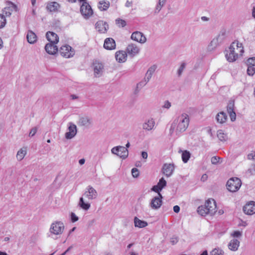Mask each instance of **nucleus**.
I'll list each match as a JSON object with an SVG mask.
<instances>
[{"instance_id":"nucleus-1","label":"nucleus","mask_w":255,"mask_h":255,"mask_svg":"<svg viewBox=\"0 0 255 255\" xmlns=\"http://www.w3.org/2000/svg\"><path fill=\"white\" fill-rule=\"evenodd\" d=\"M189 124V118L188 115L186 113L182 114L172 123L170 128V134H172L175 128L176 134L185 131L188 127Z\"/></svg>"},{"instance_id":"nucleus-2","label":"nucleus","mask_w":255,"mask_h":255,"mask_svg":"<svg viewBox=\"0 0 255 255\" xmlns=\"http://www.w3.org/2000/svg\"><path fill=\"white\" fill-rule=\"evenodd\" d=\"M242 43L235 41L231 44L226 54V57L229 62H234L241 56L244 53Z\"/></svg>"},{"instance_id":"nucleus-3","label":"nucleus","mask_w":255,"mask_h":255,"mask_svg":"<svg viewBox=\"0 0 255 255\" xmlns=\"http://www.w3.org/2000/svg\"><path fill=\"white\" fill-rule=\"evenodd\" d=\"M97 196V191L91 186H88L86 188L83 196L80 198L78 206L83 210L87 211L90 209L91 204L89 202H86L84 197L88 200H92L96 199Z\"/></svg>"},{"instance_id":"nucleus-4","label":"nucleus","mask_w":255,"mask_h":255,"mask_svg":"<svg viewBox=\"0 0 255 255\" xmlns=\"http://www.w3.org/2000/svg\"><path fill=\"white\" fill-rule=\"evenodd\" d=\"M241 180L237 177L230 178L227 183V189L232 192L237 191L241 187Z\"/></svg>"},{"instance_id":"nucleus-5","label":"nucleus","mask_w":255,"mask_h":255,"mask_svg":"<svg viewBox=\"0 0 255 255\" xmlns=\"http://www.w3.org/2000/svg\"><path fill=\"white\" fill-rule=\"evenodd\" d=\"M64 230V225L61 221H55L52 223L49 229L50 233L55 235H61Z\"/></svg>"},{"instance_id":"nucleus-6","label":"nucleus","mask_w":255,"mask_h":255,"mask_svg":"<svg viewBox=\"0 0 255 255\" xmlns=\"http://www.w3.org/2000/svg\"><path fill=\"white\" fill-rule=\"evenodd\" d=\"M80 12L85 19H88L93 14L91 6L88 2H84L80 6Z\"/></svg>"},{"instance_id":"nucleus-7","label":"nucleus","mask_w":255,"mask_h":255,"mask_svg":"<svg viewBox=\"0 0 255 255\" xmlns=\"http://www.w3.org/2000/svg\"><path fill=\"white\" fill-rule=\"evenodd\" d=\"M111 152L113 154H116L123 159H126L128 157V149L122 146L113 147L111 150Z\"/></svg>"},{"instance_id":"nucleus-8","label":"nucleus","mask_w":255,"mask_h":255,"mask_svg":"<svg viewBox=\"0 0 255 255\" xmlns=\"http://www.w3.org/2000/svg\"><path fill=\"white\" fill-rule=\"evenodd\" d=\"M59 53L60 55L66 58H70L75 54V51L72 47L68 45H65L60 47L59 49Z\"/></svg>"},{"instance_id":"nucleus-9","label":"nucleus","mask_w":255,"mask_h":255,"mask_svg":"<svg viewBox=\"0 0 255 255\" xmlns=\"http://www.w3.org/2000/svg\"><path fill=\"white\" fill-rule=\"evenodd\" d=\"M228 36V31L225 27H222L214 39L220 44H223Z\"/></svg>"},{"instance_id":"nucleus-10","label":"nucleus","mask_w":255,"mask_h":255,"mask_svg":"<svg viewBox=\"0 0 255 255\" xmlns=\"http://www.w3.org/2000/svg\"><path fill=\"white\" fill-rule=\"evenodd\" d=\"M139 51L140 49L137 45L131 43L128 45L126 51L129 56L133 57L137 55L139 52Z\"/></svg>"},{"instance_id":"nucleus-11","label":"nucleus","mask_w":255,"mask_h":255,"mask_svg":"<svg viewBox=\"0 0 255 255\" xmlns=\"http://www.w3.org/2000/svg\"><path fill=\"white\" fill-rule=\"evenodd\" d=\"M212 206L210 207L211 209H207L206 207H205L204 205L200 206L198 208L197 212L199 214L203 216H206L207 214L212 215L214 214V205H213V203H212Z\"/></svg>"},{"instance_id":"nucleus-12","label":"nucleus","mask_w":255,"mask_h":255,"mask_svg":"<svg viewBox=\"0 0 255 255\" xmlns=\"http://www.w3.org/2000/svg\"><path fill=\"white\" fill-rule=\"evenodd\" d=\"M131 39L140 43H144L146 41L145 36L139 31L133 32L131 34Z\"/></svg>"},{"instance_id":"nucleus-13","label":"nucleus","mask_w":255,"mask_h":255,"mask_svg":"<svg viewBox=\"0 0 255 255\" xmlns=\"http://www.w3.org/2000/svg\"><path fill=\"white\" fill-rule=\"evenodd\" d=\"M174 170V165L173 164L165 163L163 164L162 168L163 174L166 176L169 177L171 176Z\"/></svg>"},{"instance_id":"nucleus-14","label":"nucleus","mask_w":255,"mask_h":255,"mask_svg":"<svg viewBox=\"0 0 255 255\" xmlns=\"http://www.w3.org/2000/svg\"><path fill=\"white\" fill-rule=\"evenodd\" d=\"M95 27L100 33H105L109 29V25L106 22L99 20L96 22Z\"/></svg>"},{"instance_id":"nucleus-15","label":"nucleus","mask_w":255,"mask_h":255,"mask_svg":"<svg viewBox=\"0 0 255 255\" xmlns=\"http://www.w3.org/2000/svg\"><path fill=\"white\" fill-rule=\"evenodd\" d=\"M155 121L152 118H149L145 121L142 124V129L145 131H149L154 128Z\"/></svg>"},{"instance_id":"nucleus-16","label":"nucleus","mask_w":255,"mask_h":255,"mask_svg":"<svg viewBox=\"0 0 255 255\" xmlns=\"http://www.w3.org/2000/svg\"><path fill=\"white\" fill-rule=\"evenodd\" d=\"M244 213L248 215H253L255 213V202L251 201L246 204L243 208Z\"/></svg>"},{"instance_id":"nucleus-17","label":"nucleus","mask_w":255,"mask_h":255,"mask_svg":"<svg viewBox=\"0 0 255 255\" xmlns=\"http://www.w3.org/2000/svg\"><path fill=\"white\" fill-rule=\"evenodd\" d=\"M234 101H231L229 102L227 109L228 114H229L231 121L234 122L236 119V114L234 111Z\"/></svg>"},{"instance_id":"nucleus-18","label":"nucleus","mask_w":255,"mask_h":255,"mask_svg":"<svg viewBox=\"0 0 255 255\" xmlns=\"http://www.w3.org/2000/svg\"><path fill=\"white\" fill-rule=\"evenodd\" d=\"M68 131L65 133V137L67 139H71L73 138L77 133L76 126L72 123H70L68 127Z\"/></svg>"},{"instance_id":"nucleus-19","label":"nucleus","mask_w":255,"mask_h":255,"mask_svg":"<svg viewBox=\"0 0 255 255\" xmlns=\"http://www.w3.org/2000/svg\"><path fill=\"white\" fill-rule=\"evenodd\" d=\"M18 10L17 6L14 3H11L10 6L5 7L2 10V13L1 14L5 18L6 17L10 16L13 10L17 11Z\"/></svg>"},{"instance_id":"nucleus-20","label":"nucleus","mask_w":255,"mask_h":255,"mask_svg":"<svg viewBox=\"0 0 255 255\" xmlns=\"http://www.w3.org/2000/svg\"><path fill=\"white\" fill-rule=\"evenodd\" d=\"M78 124L79 126L88 128L92 124V120L87 116L81 117L79 118Z\"/></svg>"},{"instance_id":"nucleus-21","label":"nucleus","mask_w":255,"mask_h":255,"mask_svg":"<svg viewBox=\"0 0 255 255\" xmlns=\"http://www.w3.org/2000/svg\"><path fill=\"white\" fill-rule=\"evenodd\" d=\"M162 195L160 193H159V196L155 197L153 198L150 203L151 207L154 209L159 208L162 204Z\"/></svg>"},{"instance_id":"nucleus-22","label":"nucleus","mask_w":255,"mask_h":255,"mask_svg":"<svg viewBox=\"0 0 255 255\" xmlns=\"http://www.w3.org/2000/svg\"><path fill=\"white\" fill-rule=\"evenodd\" d=\"M128 54L126 51L120 50L115 54L116 60L119 63H124L127 60Z\"/></svg>"},{"instance_id":"nucleus-23","label":"nucleus","mask_w":255,"mask_h":255,"mask_svg":"<svg viewBox=\"0 0 255 255\" xmlns=\"http://www.w3.org/2000/svg\"><path fill=\"white\" fill-rule=\"evenodd\" d=\"M115 41L112 38H107L104 41V47L107 50H113L116 48Z\"/></svg>"},{"instance_id":"nucleus-24","label":"nucleus","mask_w":255,"mask_h":255,"mask_svg":"<svg viewBox=\"0 0 255 255\" xmlns=\"http://www.w3.org/2000/svg\"><path fill=\"white\" fill-rule=\"evenodd\" d=\"M56 43H49L45 46V51L49 54L54 55L58 52V47Z\"/></svg>"},{"instance_id":"nucleus-25","label":"nucleus","mask_w":255,"mask_h":255,"mask_svg":"<svg viewBox=\"0 0 255 255\" xmlns=\"http://www.w3.org/2000/svg\"><path fill=\"white\" fill-rule=\"evenodd\" d=\"M47 40L50 43H57L59 41V37L57 34L53 32L48 31L46 34Z\"/></svg>"},{"instance_id":"nucleus-26","label":"nucleus","mask_w":255,"mask_h":255,"mask_svg":"<svg viewBox=\"0 0 255 255\" xmlns=\"http://www.w3.org/2000/svg\"><path fill=\"white\" fill-rule=\"evenodd\" d=\"M240 242L236 239H233L230 241L228 244V248L232 251H237L240 246Z\"/></svg>"},{"instance_id":"nucleus-27","label":"nucleus","mask_w":255,"mask_h":255,"mask_svg":"<svg viewBox=\"0 0 255 255\" xmlns=\"http://www.w3.org/2000/svg\"><path fill=\"white\" fill-rule=\"evenodd\" d=\"M93 69L94 70V74L95 77H101L104 71L103 65H93Z\"/></svg>"},{"instance_id":"nucleus-28","label":"nucleus","mask_w":255,"mask_h":255,"mask_svg":"<svg viewBox=\"0 0 255 255\" xmlns=\"http://www.w3.org/2000/svg\"><path fill=\"white\" fill-rule=\"evenodd\" d=\"M59 7L60 5L57 2H50L48 3L46 6L47 10L50 12L56 11Z\"/></svg>"},{"instance_id":"nucleus-29","label":"nucleus","mask_w":255,"mask_h":255,"mask_svg":"<svg viewBox=\"0 0 255 255\" xmlns=\"http://www.w3.org/2000/svg\"><path fill=\"white\" fill-rule=\"evenodd\" d=\"M216 119L218 123L223 124L227 121V116L224 112H221L217 115Z\"/></svg>"},{"instance_id":"nucleus-30","label":"nucleus","mask_w":255,"mask_h":255,"mask_svg":"<svg viewBox=\"0 0 255 255\" xmlns=\"http://www.w3.org/2000/svg\"><path fill=\"white\" fill-rule=\"evenodd\" d=\"M220 45L213 38L207 47V50L209 52L214 51Z\"/></svg>"},{"instance_id":"nucleus-31","label":"nucleus","mask_w":255,"mask_h":255,"mask_svg":"<svg viewBox=\"0 0 255 255\" xmlns=\"http://www.w3.org/2000/svg\"><path fill=\"white\" fill-rule=\"evenodd\" d=\"M134 224L135 227L140 228H144L147 226L146 222L140 220L136 217H135L134 218Z\"/></svg>"},{"instance_id":"nucleus-32","label":"nucleus","mask_w":255,"mask_h":255,"mask_svg":"<svg viewBox=\"0 0 255 255\" xmlns=\"http://www.w3.org/2000/svg\"><path fill=\"white\" fill-rule=\"evenodd\" d=\"M27 153L26 148L22 147L20 148L17 152L16 158L18 161L22 160Z\"/></svg>"},{"instance_id":"nucleus-33","label":"nucleus","mask_w":255,"mask_h":255,"mask_svg":"<svg viewBox=\"0 0 255 255\" xmlns=\"http://www.w3.org/2000/svg\"><path fill=\"white\" fill-rule=\"evenodd\" d=\"M27 39L29 43H34L36 41V35L32 31H28L27 34Z\"/></svg>"},{"instance_id":"nucleus-34","label":"nucleus","mask_w":255,"mask_h":255,"mask_svg":"<svg viewBox=\"0 0 255 255\" xmlns=\"http://www.w3.org/2000/svg\"><path fill=\"white\" fill-rule=\"evenodd\" d=\"M110 2L106 0H101L99 2L98 7L101 10H106L110 6Z\"/></svg>"},{"instance_id":"nucleus-35","label":"nucleus","mask_w":255,"mask_h":255,"mask_svg":"<svg viewBox=\"0 0 255 255\" xmlns=\"http://www.w3.org/2000/svg\"><path fill=\"white\" fill-rule=\"evenodd\" d=\"M157 67L156 65H153L149 67V68L148 69L146 74L145 77L148 80H150L152 76V74L155 72V70L156 69Z\"/></svg>"},{"instance_id":"nucleus-36","label":"nucleus","mask_w":255,"mask_h":255,"mask_svg":"<svg viewBox=\"0 0 255 255\" xmlns=\"http://www.w3.org/2000/svg\"><path fill=\"white\" fill-rule=\"evenodd\" d=\"M217 137L221 141H226L228 139L227 134L225 133L222 130L217 131Z\"/></svg>"},{"instance_id":"nucleus-37","label":"nucleus","mask_w":255,"mask_h":255,"mask_svg":"<svg viewBox=\"0 0 255 255\" xmlns=\"http://www.w3.org/2000/svg\"><path fill=\"white\" fill-rule=\"evenodd\" d=\"M212 203H213V205H214V213H215L216 212V202L214 200H213V199L208 200L207 201H206V202H205L204 206L205 207H206V208H207V209H211L210 208V207H211V206H212Z\"/></svg>"},{"instance_id":"nucleus-38","label":"nucleus","mask_w":255,"mask_h":255,"mask_svg":"<svg viewBox=\"0 0 255 255\" xmlns=\"http://www.w3.org/2000/svg\"><path fill=\"white\" fill-rule=\"evenodd\" d=\"M191 156V154L189 151L187 150H184L182 153V159L184 163H187L189 160Z\"/></svg>"},{"instance_id":"nucleus-39","label":"nucleus","mask_w":255,"mask_h":255,"mask_svg":"<svg viewBox=\"0 0 255 255\" xmlns=\"http://www.w3.org/2000/svg\"><path fill=\"white\" fill-rule=\"evenodd\" d=\"M255 65H249L247 73L250 76H253L255 73Z\"/></svg>"},{"instance_id":"nucleus-40","label":"nucleus","mask_w":255,"mask_h":255,"mask_svg":"<svg viewBox=\"0 0 255 255\" xmlns=\"http://www.w3.org/2000/svg\"><path fill=\"white\" fill-rule=\"evenodd\" d=\"M223 251L219 248L214 249L210 253V255H223Z\"/></svg>"},{"instance_id":"nucleus-41","label":"nucleus","mask_w":255,"mask_h":255,"mask_svg":"<svg viewBox=\"0 0 255 255\" xmlns=\"http://www.w3.org/2000/svg\"><path fill=\"white\" fill-rule=\"evenodd\" d=\"M116 24L119 27H124L126 25V22L123 19L118 18L116 20Z\"/></svg>"},{"instance_id":"nucleus-42","label":"nucleus","mask_w":255,"mask_h":255,"mask_svg":"<svg viewBox=\"0 0 255 255\" xmlns=\"http://www.w3.org/2000/svg\"><path fill=\"white\" fill-rule=\"evenodd\" d=\"M162 190L166 185V181L163 178H161L157 184Z\"/></svg>"},{"instance_id":"nucleus-43","label":"nucleus","mask_w":255,"mask_h":255,"mask_svg":"<svg viewBox=\"0 0 255 255\" xmlns=\"http://www.w3.org/2000/svg\"><path fill=\"white\" fill-rule=\"evenodd\" d=\"M149 80H148L146 77H145L140 82H138L137 85L140 88H142L144 86L146 85V84L149 82Z\"/></svg>"},{"instance_id":"nucleus-44","label":"nucleus","mask_w":255,"mask_h":255,"mask_svg":"<svg viewBox=\"0 0 255 255\" xmlns=\"http://www.w3.org/2000/svg\"><path fill=\"white\" fill-rule=\"evenodd\" d=\"M6 24V19L1 14H0V28H3Z\"/></svg>"},{"instance_id":"nucleus-45","label":"nucleus","mask_w":255,"mask_h":255,"mask_svg":"<svg viewBox=\"0 0 255 255\" xmlns=\"http://www.w3.org/2000/svg\"><path fill=\"white\" fill-rule=\"evenodd\" d=\"M165 5L163 3L161 2V1H158V3L157 4L155 9V13H158L160 10L161 9L162 7Z\"/></svg>"},{"instance_id":"nucleus-46","label":"nucleus","mask_w":255,"mask_h":255,"mask_svg":"<svg viewBox=\"0 0 255 255\" xmlns=\"http://www.w3.org/2000/svg\"><path fill=\"white\" fill-rule=\"evenodd\" d=\"M221 158L217 156H213L211 158V162L213 164H217L220 162Z\"/></svg>"},{"instance_id":"nucleus-47","label":"nucleus","mask_w":255,"mask_h":255,"mask_svg":"<svg viewBox=\"0 0 255 255\" xmlns=\"http://www.w3.org/2000/svg\"><path fill=\"white\" fill-rule=\"evenodd\" d=\"M231 236L234 238H239L242 236V232L239 231H236L231 234Z\"/></svg>"},{"instance_id":"nucleus-48","label":"nucleus","mask_w":255,"mask_h":255,"mask_svg":"<svg viewBox=\"0 0 255 255\" xmlns=\"http://www.w3.org/2000/svg\"><path fill=\"white\" fill-rule=\"evenodd\" d=\"M131 173L133 177H137L139 175L138 170L136 168H133L131 170Z\"/></svg>"},{"instance_id":"nucleus-49","label":"nucleus","mask_w":255,"mask_h":255,"mask_svg":"<svg viewBox=\"0 0 255 255\" xmlns=\"http://www.w3.org/2000/svg\"><path fill=\"white\" fill-rule=\"evenodd\" d=\"M79 219V218L76 215V214L74 213H71V220L73 223H74L77 221Z\"/></svg>"},{"instance_id":"nucleus-50","label":"nucleus","mask_w":255,"mask_h":255,"mask_svg":"<svg viewBox=\"0 0 255 255\" xmlns=\"http://www.w3.org/2000/svg\"><path fill=\"white\" fill-rule=\"evenodd\" d=\"M185 69V65H181L180 67L177 70V74L178 76H180L182 73L183 71Z\"/></svg>"},{"instance_id":"nucleus-51","label":"nucleus","mask_w":255,"mask_h":255,"mask_svg":"<svg viewBox=\"0 0 255 255\" xmlns=\"http://www.w3.org/2000/svg\"><path fill=\"white\" fill-rule=\"evenodd\" d=\"M248 158L250 160H253L255 161V152L252 151L251 153L248 154Z\"/></svg>"},{"instance_id":"nucleus-52","label":"nucleus","mask_w":255,"mask_h":255,"mask_svg":"<svg viewBox=\"0 0 255 255\" xmlns=\"http://www.w3.org/2000/svg\"><path fill=\"white\" fill-rule=\"evenodd\" d=\"M37 132V128H32L30 132H29V136H33L35 133H36Z\"/></svg>"},{"instance_id":"nucleus-53","label":"nucleus","mask_w":255,"mask_h":255,"mask_svg":"<svg viewBox=\"0 0 255 255\" xmlns=\"http://www.w3.org/2000/svg\"><path fill=\"white\" fill-rule=\"evenodd\" d=\"M151 190L155 192H158V194L160 193L159 192L161 190L157 185L153 186L151 188Z\"/></svg>"},{"instance_id":"nucleus-54","label":"nucleus","mask_w":255,"mask_h":255,"mask_svg":"<svg viewBox=\"0 0 255 255\" xmlns=\"http://www.w3.org/2000/svg\"><path fill=\"white\" fill-rule=\"evenodd\" d=\"M178 241V239L176 237H173L170 239V242L172 245L176 244Z\"/></svg>"},{"instance_id":"nucleus-55","label":"nucleus","mask_w":255,"mask_h":255,"mask_svg":"<svg viewBox=\"0 0 255 255\" xmlns=\"http://www.w3.org/2000/svg\"><path fill=\"white\" fill-rule=\"evenodd\" d=\"M171 107V103L168 101H166L164 102V105L163 106V108L166 109H169Z\"/></svg>"},{"instance_id":"nucleus-56","label":"nucleus","mask_w":255,"mask_h":255,"mask_svg":"<svg viewBox=\"0 0 255 255\" xmlns=\"http://www.w3.org/2000/svg\"><path fill=\"white\" fill-rule=\"evenodd\" d=\"M247 61V64H255V57H253L249 58Z\"/></svg>"},{"instance_id":"nucleus-57","label":"nucleus","mask_w":255,"mask_h":255,"mask_svg":"<svg viewBox=\"0 0 255 255\" xmlns=\"http://www.w3.org/2000/svg\"><path fill=\"white\" fill-rule=\"evenodd\" d=\"M141 89V88H140L139 87H138V85L136 84V87L133 92L134 94L135 95L137 94L139 92V91Z\"/></svg>"},{"instance_id":"nucleus-58","label":"nucleus","mask_w":255,"mask_h":255,"mask_svg":"<svg viewBox=\"0 0 255 255\" xmlns=\"http://www.w3.org/2000/svg\"><path fill=\"white\" fill-rule=\"evenodd\" d=\"M173 211L175 213H178L180 211V207L178 205L173 207Z\"/></svg>"},{"instance_id":"nucleus-59","label":"nucleus","mask_w":255,"mask_h":255,"mask_svg":"<svg viewBox=\"0 0 255 255\" xmlns=\"http://www.w3.org/2000/svg\"><path fill=\"white\" fill-rule=\"evenodd\" d=\"M141 156L143 159H146L148 156L147 153L145 151H142L141 152Z\"/></svg>"},{"instance_id":"nucleus-60","label":"nucleus","mask_w":255,"mask_h":255,"mask_svg":"<svg viewBox=\"0 0 255 255\" xmlns=\"http://www.w3.org/2000/svg\"><path fill=\"white\" fill-rule=\"evenodd\" d=\"M207 178H208V176H207V174H203V175L202 176L201 178V180L202 181H206V180L207 179Z\"/></svg>"},{"instance_id":"nucleus-61","label":"nucleus","mask_w":255,"mask_h":255,"mask_svg":"<svg viewBox=\"0 0 255 255\" xmlns=\"http://www.w3.org/2000/svg\"><path fill=\"white\" fill-rule=\"evenodd\" d=\"M132 1H130L129 0H127L125 4L126 7H130L132 5Z\"/></svg>"},{"instance_id":"nucleus-62","label":"nucleus","mask_w":255,"mask_h":255,"mask_svg":"<svg viewBox=\"0 0 255 255\" xmlns=\"http://www.w3.org/2000/svg\"><path fill=\"white\" fill-rule=\"evenodd\" d=\"M96 222V220L95 219H92V220L90 221L89 222V226H92Z\"/></svg>"},{"instance_id":"nucleus-63","label":"nucleus","mask_w":255,"mask_h":255,"mask_svg":"<svg viewBox=\"0 0 255 255\" xmlns=\"http://www.w3.org/2000/svg\"><path fill=\"white\" fill-rule=\"evenodd\" d=\"M70 97L72 100H76L78 99V97L75 95H71Z\"/></svg>"},{"instance_id":"nucleus-64","label":"nucleus","mask_w":255,"mask_h":255,"mask_svg":"<svg viewBox=\"0 0 255 255\" xmlns=\"http://www.w3.org/2000/svg\"><path fill=\"white\" fill-rule=\"evenodd\" d=\"M252 15L253 17L255 18V6L252 9Z\"/></svg>"}]
</instances>
